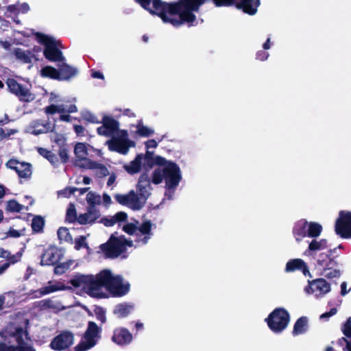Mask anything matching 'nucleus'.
I'll list each match as a JSON object with an SVG mask.
<instances>
[{
	"label": "nucleus",
	"instance_id": "c756f323",
	"mask_svg": "<svg viewBox=\"0 0 351 351\" xmlns=\"http://www.w3.org/2000/svg\"><path fill=\"white\" fill-rule=\"evenodd\" d=\"M99 217V212L95 208H88L87 213L77 217V222L80 224L92 223Z\"/></svg>",
	"mask_w": 351,
	"mask_h": 351
},
{
	"label": "nucleus",
	"instance_id": "4be33fe9",
	"mask_svg": "<svg viewBox=\"0 0 351 351\" xmlns=\"http://www.w3.org/2000/svg\"><path fill=\"white\" fill-rule=\"evenodd\" d=\"M152 189L149 175L147 173H142L138 179L137 191L139 193L138 197L143 201V205L149 196Z\"/></svg>",
	"mask_w": 351,
	"mask_h": 351
},
{
	"label": "nucleus",
	"instance_id": "cd10ccee",
	"mask_svg": "<svg viewBox=\"0 0 351 351\" xmlns=\"http://www.w3.org/2000/svg\"><path fill=\"white\" fill-rule=\"evenodd\" d=\"M92 149V147L89 145L77 143L74 149V153L77 158L76 165L79 166V164L85 163L86 160H90L87 158L89 150Z\"/></svg>",
	"mask_w": 351,
	"mask_h": 351
},
{
	"label": "nucleus",
	"instance_id": "39448f33",
	"mask_svg": "<svg viewBox=\"0 0 351 351\" xmlns=\"http://www.w3.org/2000/svg\"><path fill=\"white\" fill-rule=\"evenodd\" d=\"M100 123L101 125L97 128V132L100 136L112 137L106 143L110 150L125 155L130 147H134L135 143L129 138L128 132L119 130V123L112 116L103 114Z\"/></svg>",
	"mask_w": 351,
	"mask_h": 351
},
{
	"label": "nucleus",
	"instance_id": "e2e57ef3",
	"mask_svg": "<svg viewBox=\"0 0 351 351\" xmlns=\"http://www.w3.org/2000/svg\"><path fill=\"white\" fill-rule=\"evenodd\" d=\"M269 56V53L261 51L257 53L256 58L259 60L265 61L268 58Z\"/></svg>",
	"mask_w": 351,
	"mask_h": 351
},
{
	"label": "nucleus",
	"instance_id": "2f4dec72",
	"mask_svg": "<svg viewBox=\"0 0 351 351\" xmlns=\"http://www.w3.org/2000/svg\"><path fill=\"white\" fill-rule=\"evenodd\" d=\"M259 4V0H241L237 4V8L242 9L244 12L248 14L254 15L256 13Z\"/></svg>",
	"mask_w": 351,
	"mask_h": 351
},
{
	"label": "nucleus",
	"instance_id": "69168bd1",
	"mask_svg": "<svg viewBox=\"0 0 351 351\" xmlns=\"http://www.w3.org/2000/svg\"><path fill=\"white\" fill-rule=\"evenodd\" d=\"M59 155H60V157L61 158L62 160L64 162H65L67 160V159H68L67 152L63 147H60V151H59Z\"/></svg>",
	"mask_w": 351,
	"mask_h": 351
},
{
	"label": "nucleus",
	"instance_id": "338daca9",
	"mask_svg": "<svg viewBox=\"0 0 351 351\" xmlns=\"http://www.w3.org/2000/svg\"><path fill=\"white\" fill-rule=\"evenodd\" d=\"M62 99H60V97L59 95L55 93H51L50 94V97H49V101L50 102H58V101H62Z\"/></svg>",
	"mask_w": 351,
	"mask_h": 351
},
{
	"label": "nucleus",
	"instance_id": "72a5a7b5",
	"mask_svg": "<svg viewBox=\"0 0 351 351\" xmlns=\"http://www.w3.org/2000/svg\"><path fill=\"white\" fill-rule=\"evenodd\" d=\"M133 126L136 128V134L141 137H149L154 133V130L144 125L141 120L138 121L137 123Z\"/></svg>",
	"mask_w": 351,
	"mask_h": 351
},
{
	"label": "nucleus",
	"instance_id": "20e7f679",
	"mask_svg": "<svg viewBox=\"0 0 351 351\" xmlns=\"http://www.w3.org/2000/svg\"><path fill=\"white\" fill-rule=\"evenodd\" d=\"M100 123L101 125L97 128V132L100 136L112 137L106 143L110 150L125 155L130 147H134L135 143L129 138L128 132L119 130V123L112 116L103 114Z\"/></svg>",
	"mask_w": 351,
	"mask_h": 351
},
{
	"label": "nucleus",
	"instance_id": "e433bc0d",
	"mask_svg": "<svg viewBox=\"0 0 351 351\" xmlns=\"http://www.w3.org/2000/svg\"><path fill=\"white\" fill-rule=\"evenodd\" d=\"M343 333L349 339L342 338L341 339L339 340V342L341 343L342 342L346 343L347 349L349 351H351V317H350L347 320L346 323L344 325Z\"/></svg>",
	"mask_w": 351,
	"mask_h": 351
},
{
	"label": "nucleus",
	"instance_id": "49530a36",
	"mask_svg": "<svg viewBox=\"0 0 351 351\" xmlns=\"http://www.w3.org/2000/svg\"><path fill=\"white\" fill-rule=\"evenodd\" d=\"M82 118L88 122L92 123H99L100 121L98 117L88 110H84L82 112Z\"/></svg>",
	"mask_w": 351,
	"mask_h": 351
},
{
	"label": "nucleus",
	"instance_id": "f8f14e48",
	"mask_svg": "<svg viewBox=\"0 0 351 351\" xmlns=\"http://www.w3.org/2000/svg\"><path fill=\"white\" fill-rule=\"evenodd\" d=\"M335 232L343 238L351 237V212L341 211L335 225Z\"/></svg>",
	"mask_w": 351,
	"mask_h": 351
},
{
	"label": "nucleus",
	"instance_id": "6ab92c4d",
	"mask_svg": "<svg viewBox=\"0 0 351 351\" xmlns=\"http://www.w3.org/2000/svg\"><path fill=\"white\" fill-rule=\"evenodd\" d=\"M328 247V243L326 239H314L308 244V248L304 252V255L308 257H313L315 261L319 256V252L326 250Z\"/></svg>",
	"mask_w": 351,
	"mask_h": 351
},
{
	"label": "nucleus",
	"instance_id": "1a4fd4ad",
	"mask_svg": "<svg viewBox=\"0 0 351 351\" xmlns=\"http://www.w3.org/2000/svg\"><path fill=\"white\" fill-rule=\"evenodd\" d=\"M317 267L322 275L328 278H338L341 272L337 261L328 253L322 252L316 258Z\"/></svg>",
	"mask_w": 351,
	"mask_h": 351
},
{
	"label": "nucleus",
	"instance_id": "ea45409f",
	"mask_svg": "<svg viewBox=\"0 0 351 351\" xmlns=\"http://www.w3.org/2000/svg\"><path fill=\"white\" fill-rule=\"evenodd\" d=\"M322 231V226L316 222H308V236L312 238L318 237Z\"/></svg>",
	"mask_w": 351,
	"mask_h": 351
},
{
	"label": "nucleus",
	"instance_id": "3c124183",
	"mask_svg": "<svg viewBox=\"0 0 351 351\" xmlns=\"http://www.w3.org/2000/svg\"><path fill=\"white\" fill-rule=\"evenodd\" d=\"M94 312L97 319L99 321H100L101 323H104L106 322V311L103 308L97 306L95 307Z\"/></svg>",
	"mask_w": 351,
	"mask_h": 351
},
{
	"label": "nucleus",
	"instance_id": "bf43d9fd",
	"mask_svg": "<svg viewBox=\"0 0 351 351\" xmlns=\"http://www.w3.org/2000/svg\"><path fill=\"white\" fill-rule=\"evenodd\" d=\"M24 233L23 231H19L14 229H10L8 232L7 235L13 238H17L23 235Z\"/></svg>",
	"mask_w": 351,
	"mask_h": 351
},
{
	"label": "nucleus",
	"instance_id": "c9c22d12",
	"mask_svg": "<svg viewBox=\"0 0 351 351\" xmlns=\"http://www.w3.org/2000/svg\"><path fill=\"white\" fill-rule=\"evenodd\" d=\"M308 328V319L306 317H302L297 320L295 322L293 334L295 335H300L304 333Z\"/></svg>",
	"mask_w": 351,
	"mask_h": 351
},
{
	"label": "nucleus",
	"instance_id": "9d476101",
	"mask_svg": "<svg viewBox=\"0 0 351 351\" xmlns=\"http://www.w3.org/2000/svg\"><path fill=\"white\" fill-rule=\"evenodd\" d=\"M289 319V313L284 308H278L274 310L265 320L274 332L279 333L287 328Z\"/></svg>",
	"mask_w": 351,
	"mask_h": 351
},
{
	"label": "nucleus",
	"instance_id": "680f3d73",
	"mask_svg": "<svg viewBox=\"0 0 351 351\" xmlns=\"http://www.w3.org/2000/svg\"><path fill=\"white\" fill-rule=\"evenodd\" d=\"M337 308H332V309H330V311L329 312L322 314L320 315V319H325V318H329L331 316L335 315L337 313Z\"/></svg>",
	"mask_w": 351,
	"mask_h": 351
},
{
	"label": "nucleus",
	"instance_id": "7c9ffc66",
	"mask_svg": "<svg viewBox=\"0 0 351 351\" xmlns=\"http://www.w3.org/2000/svg\"><path fill=\"white\" fill-rule=\"evenodd\" d=\"M308 222L306 220L298 221L293 228V235L297 241L308 236Z\"/></svg>",
	"mask_w": 351,
	"mask_h": 351
},
{
	"label": "nucleus",
	"instance_id": "c85d7f7f",
	"mask_svg": "<svg viewBox=\"0 0 351 351\" xmlns=\"http://www.w3.org/2000/svg\"><path fill=\"white\" fill-rule=\"evenodd\" d=\"M60 62L58 65L59 80H68L77 75V70L75 68L66 64L64 61Z\"/></svg>",
	"mask_w": 351,
	"mask_h": 351
},
{
	"label": "nucleus",
	"instance_id": "f704fd0d",
	"mask_svg": "<svg viewBox=\"0 0 351 351\" xmlns=\"http://www.w3.org/2000/svg\"><path fill=\"white\" fill-rule=\"evenodd\" d=\"M127 218V214L124 212H119L113 216L106 217L102 220L106 226H112L117 222L123 221Z\"/></svg>",
	"mask_w": 351,
	"mask_h": 351
},
{
	"label": "nucleus",
	"instance_id": "bb28decb",
	"mask_svg": "<svg viewBox=\"0 0 351 351\" xmlns=\"http://www.w3.org/2000/svg\"><path fill=\"white\" fill-rule=\"evenodd\" d=\"M79 167L93 170L96 176L99 178L105 177L109 174L108 169L104 165L93 160H86L85 163L79 164Z\"/></svg>",
	"mask_w": 351,
	"mask_h": 351
},
{
	"label": "nucleus",
	"instance_id": "09e8293b",
	"mask_svg": "<svg viewBox=\"0 0 351 351\" xmlns=\"http://www.w3.org/2000/svg\"><path fill=\"white\" fill-rule=\"evenodd\" d=\"M66 220L69 222L77 221L76 210L74 204H70L66 211Z\"/></svg>",
	"mask_w": 351,
	"mask_h": 351
},
{
	"label": "nucleus",
	"instance_id": "5701e85b",
	"mask_svg": "<svg viewBox=\"0 0 351 351\" xmlns=\"http://www.w3.org/2000/svg\"><path fill=\"white\" fill-rule=\"evenodd\" d=\"M62 252L53 247L47 248L41 256L42 265H53L57 263L62 257Z\"/></svg>",
	"mask_w": 351,
	"mask_h": 351
},
{
	"label": "nucleus",
	"instance_id": "4d7b16f0",
	"mask_svg": "<svg viewBox=\"0 0 351 351\" xmlns=\"http://www.w3.org/2000/svg\"><path fill=\"white\" fill-rule=\"evenodd\" d=\"M73 128H74V130H75L76 134L78 136H85L86 129L83 126L79 125H75Z\"/></svg>",
	"mask_w": 351,
	"mask_h": 351
},
{
	"label": "nucleus",
	"instance_id": "9b49d317",
	"mask_svg": "<svg viewBox=\"0 0 351 351\" xmlns=\"http://www.w3.org/2000/svg\"><path fill=\"white\" fill-rule=\"evenodd\" d=\"M12 338L17 343V346H6L0 344V351H36V350L27 342V335L22 328H16L12 335Z\"/></svg>",
	"mask_w": 351,
	"mask_h": 351
},
{
	"label": "nucleus",
	"instance_id": "a18cd8bd",
	"mask_svg": "<svg viewBox=\"0 0 351 351\" xmlns=\"http://www.w3.org/2000/svg\"><path fill=\"white\" fill-rule=\"evenodd\" d=\"M58 236L60 240L71 242L73 239L66 228H60L58 230Z\"/></svg>",
	"mask_w": 351,
	"mask_h": 351
},
{
	"label": "nucleus",
	"instance_id": "6e6d98bb",
	"mask_svg": "<svg viewBox=\"0 0 351 351\" xmlns=\"http://www.w3.org/2000/svg\"><path fill=\"white\" fill-rule=\"evenodd\" d=\"M235 0H213L217 6H226L232 5Z\"/></svg>",
	"mask_w": 351,
	"mask_h": 351
},
{
	"label": "nucleus",
	"instance_id": "473e14b6",
	"mask_svg": "<svg viewBox=\"0 0 351 351\" xmlns=\"http://www.w3.org/2000/svg\"><path fill=\"white\" fill-rule=\"evenodd\" d=\"M134 306L130 303H121L115 306L114 314L118 317L128 316L133 310Z\"/></svg>",
	"mask_w": 351,
	"mask_h": 351
},
{
	"label": "nucleus",
	"instance_id": "4468645a",
	"mask_svg": "<svg viewBox=\"0 0 351 351\" xmlns=\"http://www.w3.org/2000/svg\"><path fill=\"white\" fill-rule=\"evenodd\" d=\"M330 291V285L323 278L308 281V285L304 288L307 294H314L315 297H322Z\"/></svg>",
	"mask_w": 351,
	"mask_h": 351
},
{
	"label": "nucleus",
	"instance_id": "37998d69",
	"mask_svg": "<svg viewBox=\"0 0 351 351\" xmlns=\"http://www.w3.org/2000/svg\"><path fill=\"white\" fill-rule=\"evenodd\" d=\"M37 150L40 155L47 158L51 163L55 164L57 161L56 156L51 151L43 147H38Z\"/></svg>",
	"mask_w": 351,
	"mask_h": 351
},
{
	"label": "nucleus",
	"instance_id": "f03ea898",
	"mask_svg": "<svg viewBox=\"0 0 351 351\" xmlns=\"http://www.w3.org/2000/svg\"><path fill=\"white\" fill-rule=\"evenodd\" d=\"M137 1L151 13L158 15L163 22L179 26L184 23L193 25L196 18L193 12L198 10L205 0H180L175 3H166L160 0Z\"/></svg>",
	"mask_w": 351,
	"mask_h": 351
},
{
	"label": "nucleus",
	"instance_id": "6e6552de",
	"mask_svg": "<svg viewBox=\"0 0 351 351\" xmlns=\"http://www.w3.org/2000/svg\"><path fill=\"white\" fill-rule=\"evenodd\" d=\"M36 40L45 46L43 54L51 62H63L65 60L62 53L57 47V42L47 35L36 33Z\"/></svg>",
	"mask_w": 351,
	"mask_h": 351
},
{
	"label": "nucleus",
	"instance_id": "774afa93",
	"mask_svg": "<svg viewBox=\"0 0 351 351\" xmlns=\"http://www.w3.org/2000/svg\"><path fill=\"white\" fill-rule=\"evenodd\" d=\"M7 12H10V14H12V13L18 14L17 4L8 5L7 7Z\"/></svg>",
	"mask_w": 351,
	"mask_h": 351
},
{
	"label": "nucleus",
	"instance_id": "a19ab883",
	"mask_svg": "<svg viewBox=\"0 0 351 351\" xmlns=\"http://www.w3.org/2000/svg\"><path fill=\"white\" fill-rule=\"evenodd\" d=\"M65 106L63 104L56 105L51 104L45 108V112L47 114H53L55 113L64 112Z\"/></svg>",
	"mask_w": 351,
	"mask_h": 351
},
{
	"label": "nucleus",
	"instance_id": "5fc2aeb1",
	"mask_svg": "<svg viewBox=\"0 0 351 351\" xmlns=\"http://www.w3.org/2000/svg\"><path fill=\"white\" fill-rule=\"evenodd\" d=\"M69 267V264L63 263L58 265L54 269V272L56 274H61L64 273Z\"/></svg>",
	"mask_w": 351,
	"mask_h": 351
},
{
	"label": "nucleus",
	"instance_id": "a211bd4d",
	"mask_svg": "<svg viewBox=\"0 0 351 351\" xmlns=\"http://www.w3.org/2000/svg\"><path fill=\"white\" fill-rule=\"evenodd\" d=\"M41 51L40 47H35L32 51L15 48L13 50V54L18 61L24 64H32L34 60H38Z\"/></svg>",
	"mask_w": 351,
	"mask_h": 351
},
{
	"label": "nucleus",
	"instance_id": "aec40b11",
	"mask_svg": "<svg viewBox=\"0 0 351 351\" xmlns=\"http://www.w3.org/2000/svg\"><path fill=\"white\" fill-rule=\"evenodd\" d=\"M6 166L9 169L15 170L21 178H29L32 176V165L28 162H19L14 159H10L7 162Z\"/></svg>",
	"mask_w": 351,
	"mask_h": 351
},
{
	"label": "nucleus",
	"instance_id": "0eeeda50",
	"mask_svg": "<svg viewBox=\"0 0 351 351\" xmlns=\"http://www.w3.org/2000/svg\"><path fill=\"white\" fill-rule=\"evenodd\" d=\"M101 327L89 322L80 342L74 348L75 351H87L95 347L101 339Z\"/></svg>",
	"mask_w": 351,
	"mask_h": 351
},
{
	"label": "nucleus",
	"instance_id": "7ed1b4c3",
	"mask_svg": "<svg viewBox=\"0 0 351 351\" xmlns=\"http://www.w3.org/2000/svg\"><path fill=\"white\" fill-rule=\"evenodd\" d=\"M154 225L149 220L144 221L138 227L132 223H128L123 230L133 237L128 240L123 237H111L108 242L101 245V249L109 258H116L124 253L128 247H132L133 242L136 245L146 244L151 238L152 230Z\"/></svg>",
	"mask_w": 351,
	"mask_h": 351
},
{
	"label": "nucleus",
	"instance_id": "052dcab7",
	"mask_svg": "<svg viewBox=\"0 0 351 351\" xmlns=\"http://www.w3.org/2000/svg\"><path fill=\"white\" fill-rule=\"evenodd\" d=\"M158 146V143L156 141L152 139L149 140L145 143V147L147 149V152L149 151L150 149H154Z\"/></svg>",
	"mask_w": 351,
	"mask_h": 351
},
{
	"label": "nucleus",
	"instance_id": "864d4df0",
	"mask_svg": "<svg viewBox=\"0 0 351 351\" xmlns=\"http://www.w3.org/2000/svg\"><path fill=\"white\" fill-rule=\"evenodd\" d=\"M77 188H67L59 192V195L64 197H69L71 194L76 191Z\"/></svg>",
	"mask_w": 351,
	"mask_h": 351
},
{
	"label": "nucleus",
	"instance_id": "58836bf2",
	"mask_svg": "<svg viewBox=\"0 0 351 351\" xmlns=\"http://www.w3.org/2000/svg\"><path fill=\"white\" fill-rule=\"evenodd\" d=\"M86 200L89 205L88 208H95V206L101 204V197L93 191H90L87 193Z\"/></svg>",
	"mask_w": 351,
	"mask_h": 351
},
{
	"label": "nucleus",
	"instance_id": "f257e3e1",
	"mask_svg": "<svg viewBox=\"0 0 351 351\" xmlns=\"http://www.w3.org/2000/svg\"><path fill=\"white\" fill-rule=\"evenodd\" d=\"M73 286L82 289L93 298H106L105 289L114 296H123L130 289V284L120 276L114 275L110 270L104 269L93 275H77L71 280Z\"/></svg>",
	"mask_w": 351,
	"mask_h": 351
},
{
	"label": "nucleus",
	"instance_id": "412c9836",
	"mask_svg": "<svg viewBox=\"0 0 351 351\" xmlns=\"http://www.w3.org/2000/svg\"><path fill=\"white\" fill-rule=\"evenodd\" d=\"M54 125L48 121L42 120H34L32 121L26 128L27 132L34 135H39L47 133L53 130Z\"/></svg>",
	"mask_w": 351,
	"mask_h": 351
},
{
	"label": "nucleus",
	"instance_id": "603ef678",
	"mask_svg": "<svg viewBox=\"0 0 351 351\" xmlns=\"http://www.w3.org/2000/svg\"><path fill=\"white\" fill-rule=\"evenodd\" d=\"M21 256H22L21 252H19L16 254H13V255H11L10 253H9V256L6 259L8 261L7 263H10V265L11 264H14L21 260Z\"/></svg>",
	"mask_w": 351,
	"mask_h": 351
},
{
	"label": "nucleus",
	"instance_id": "f3484780",
	"mask_svg": "<svg viewBox=\"0 0 351 351\" xmlns=\"http://www.w3.org/2000/svg\"><path fill=\"white\" fill-rule=\"evenodd\" d=\"M7 86L9 90L16 95L21 101H32L35 99V95L27 87L19 84L14 79H8Z\"/></svg>",
	"mask_w": 351,
	"mask_h": 351
},
{
	"label": "nucleus",
	"instance_id": "a878e982",
	"mask_svg": "<svg viewBox=\"0 0 351 351\" xmlns=\"http://www.w3.org/2000/svg\"><path fill=\"white\" fill-rule=\"evenodd\" d=\"M66 287L61 284V283H56L54 285H52L51 282H49L48 285L38 290L32 291V293L29 294V295H32V298H38L43 295L49 294L51 293L60 291V290H64L66 289Z\"/></svg>",
	"mask_w": 351,
	"mask_h": 351
},
{
	"label": "nucleus",
	"instance_id": "b1692460",
	"mask_svg": "<svg viewBox=\"0 0 351 351\" xmlns=\"http://www.w3.org/2000/svg\"><path fill=\"white\" fill-rule=\"evenodd\" d=\"M132 340V335L125 328H117L114 330L112 341L121 346L129 344Z\"/></svg>",
	"mask_w": 351,
	"mask_h": 351
},
{
	"label": "nucleus",
	"instance_id": "c03bdc74",
	"mask_svg": "<svg viewBox=\"0 0 351 351\" xmlns=\"http://www.w3.org/2000/svg\"><path fill=\"white\" fill-rule=\"evenodd\" d=\"M82 248H86L88 252L90 250L88 243L86 242V236H80L75 239V249L80 250Z\"/></svg>",
	"mask_w": 351,
	"mask_h": 351
},
{
	"label": "nucleus",
	"instance_id": "8fccbe9b",
	"mask_svg": "<svg viewBox=\"0 0 351 351\" xmlns=\"http://www.w3.org/2000/svg\"><path fill=\"white\" fill-rule=\"evenodd\" d=\"M51 140L56 143L60 147H63L66 142L65 136L62 134L53 133L51 135Z\"/></svg>",
	"mask_w": 351,
	"mask_h": 351
},
{
	"label": "nucleus",
	"instance_id": "13d9d810",
	"mask_svg": "<svg viewBox=\"0 0 351 351\" xmlns=\"http://www.w3.org/2000/svg\"><path fill=\"white\" fill-rule=\"evenodd\" d=\"M18 13H26L29 10V6L27 3H18Z\"/></svg>",
	"mask_w": 351,
	"mask_h": 351
},
{
	"label": "nucleus",
	"instance_id": "de8ad7c7",
	"mask_svg": "<svg viewBox=\"0 0 351 351\" xmlns=\"http://www.w3.org/2000/svg\"><path fill=\"white\" fill-rule=\"evenodd\" d=\"M44 226V219L39 216L35 217L32 219V228L34 232H40Z\"/></svg>",
	"mask_w": 351,
	"mask_h": 351
},
{
	"label": "nucleus",
	"instance_id": "79ce46f5",
	"mask_svg": "<svg viewBox=\"0 0 351 351\" xmlns=\"http://www.w3.org/2000/svg\"><path fill=\"white\" fill-rule=\"evenodd\" d=\"M24 206L14 199L6 202V210L9 212H21Z\"/></svg>",
	"mask_w": 351,
	"mask_h": 351
},
{
	"label": "nucleus",
	"instance_id": "0e129e2a",
	"mask_svg": "<svg viewBox=\"0 0 351 351\" xmlns=\"http://www.w3.org/2000/svg\"><path fill=\"white\" fill-rule=\"evenodd\" d=\"M101 202H103L105 206H109L112 202L111 197L108 194L104 193L103 195Z\"/></svg>",
	"mask_w": 351,
	"mask_h": 351
},
{
	"label": "nucleus",
	"instance_id": "dca6fc26",
	"mask_svg": "<svg viewBox=\"0 0 351 351\" xmlns=\"http://www.w3.org/2000/svg\"><path fill=\"white\" fill-rule=\"evenodd\" d=\"M114 199L120 204L126 206L132 210H140L143 206V202L138 197V195L131 191L127 194H116Z\"/></svg>",
	"mask_w": 351,
	"mask_h": 351
},
{
	"label": "nucleus",
	"instance_id": "393cba45",
	"mask_svg": "<svg viewBox=\"0 0 351 351\" xmlns=\"http://www.w3.org/2000/svg\"><path fill=\"white\" fill-rule=\"evenodd\" d=\"M297 270L302 271L306 276H311L306 263L301 258H293L289 260L285 267L286 272H293Z\"/></svg>",
	"mask_w": 351,
	"mask_h": 351
},
{
	"label": "nucleus",
	"instance_id": "ddd939ff",
	"mask_svg": "<svg viewBox=\"0 0 351 351\" xmlns=\"http://www.w3.org/2000/svg\"><path fill=\"white\" fill-rule=\"evenodd\" d=\"M74 343L73 333L64 331L55 337L50 343V348L56 351H64L70 348Z\"/></svg>",
	"mask_w": 351,
	"mask_h": 351
},
{
	"label": "nucleus",
	"instance_id": "423d86ee",
	"mask_svg": "<svg viewBox=\"0 0 351 351\" xmlns=\"http://www.w3.org/2000/svg\"><path fill=\"white\" fill-rule=\"evenodd\" d=\"M154 162L158 167L152 172L151 182L159 184L165 181V188L168 191L175 190L182 178L180 167L176 162L161 156H156Z\"/></svg>",
	"mask_w": 351,
	"mask_h": 351
},
{
	"label": "nucleus",
	"instance_id": "4c0bfd02",
	"mask_svg": "<svg viewBox=\"0 0 351 351\" xmlns=\"http://www.w3.org/2000/svg\"><path fill=\"white\" fill-rule=\"evenodd\" d=\"M40 75L45 77L59 80L58 70L50 66H46L42 68Z\"/></svg>",
	"mask_w": 351,
	"mask_h": 351
},
{
	"label": "nucleus",
	"instance_id": "2eb2a0df",
	"mask_svg": "<svg viewBox=\"0 0 351 351\" xmlns=\"http://www.w3.org/2000/svg\"><path fill=\"white\" fill-rule=\"evenodd\" d=\"M152 156L153 152L151 151L146 152L145 154H138L133 160L125 164L123 168L130 174L137 173L141 171L143 166L149 162Z\"/></svg>",
	"mask_w": 351,
	"mask_h": 351
}]
</instances>
